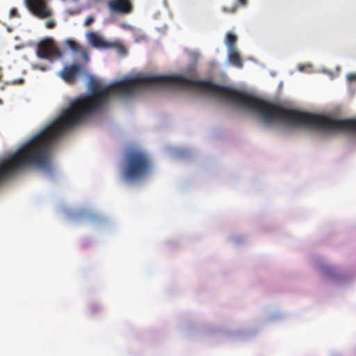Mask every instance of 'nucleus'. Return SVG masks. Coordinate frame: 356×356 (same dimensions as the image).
Masks as SVG:
<instances>
[{
	"instance_id": "obj_2",
	"label": "nucleus",
	"mask_w": 356,
	"mask_h": 356,
	"mask_svg": "<svg viewBox=\"0 0 356 356\" xmlns=\"http://www.w3.org/2000/svg\"><path fill=\"white\" fill-rule=\"evenodd\" d=\"M48 1L49 0H24L29 11L40 19H47L53 15V10Z\"/></svg>"
},
{
	"instance_id": "obj_12",
	"label": "nucleus",
	"mask_w": 356,
	"mask_h": 356,
	"mask_svg": "<svg viewBox=\"0 0 356 356\" xmlns=\"http://www.w3.org/2000/svg\"><path fill=\"white\" fill-rule=\"evenodd\" d=\"M56 23L54 19H49L45 23V26L47 29H54L56 27Z\"/></svg>"
},
{
	"instance_id": "obj_17",
	"label": "nucleus",
	"mask_w": 356,
	"mask_h": 356,
	"mask_svg": "<svg viewBox=\"0 0 356 356\" xmlns=\"http://www.w3.org/2000/svg\"><path fill=\"white\" fill-rule=\"evenodd\" d=\"M35 68H38V69H40L42 71H45L46 70V67H44V66L38 65V66H35Z\"/></svg>"
},
{
	"instance_id": "obj_9",
	"label": "nucleus",
	"mask_w": 356,
	"mask_h": 356,
	"mask_svg": "<svg viewBox=\"0 0 356 356\" xmlns=\"http://www.w3.org/2000/svg\"><path fill=\"white\" fill-rule=\"evenodd\" d=\"M237 36L234 33L229 32L226 35L225 44L227 46L228 50L236 49V48Z\"/></svg>"
},
{
	"instance_id": "obj_14",
	"label": "nucleus",
	"mask_w": 356,
	"mask_h": 356,
	"mask_svg": "<svg viewBox=\"0 0 356 356\" xmlns=\"http://www.w3.org/2000/svg\"><path fill=\"white\" fill-rule=\"evenodd\" d=\"M24 82V79H14L13 81H12V83L13 84H21V83H23Z\"/></svg>"
},
{
	"instance_id": "obj_3",
	"label": "nucleus",
	"mask_w": 356,
	"mask_h": 356,
	"mask_svg": "<svg viewBox=\"0 0 356 356\" xmlns=\"http://www.w3.org/2000/svg\"><path fill=\"white\" fill-rule=\"evenodd\" d=\"M38 57L46 59L60 58L62 53L51 38H47L40 41L37 47Z\"/></svg>"
},
{
	"instance_id": "obj_5",
	"label": "nucleus",
	"mask_w": 356,
	"mask_h": 356,
	"mask_svg": "<svg viewBox=\"0 0 356 356\" xmlns=\"http://www.w3.org/2000/svg\"><path fill=\"white\" fill-rule=\"evenodd\" d=\"M82 67L80 64H72L63 67L59 73L60 76L68 84H74L77 76L81 73Z\"/></svg>"
},
{
	"instance_id": "obj_1",
	"label": "nucleus",
	"mask_w": 356,
	"mask_h": 356,
	"mask_svg": "<svg viewBox=\"0 0 356 356\" xmlns=\"http://www.w3.org/2000/svg\"><path fill=\"white\" fill-rule=\"evenodd\" d=\"M152 168V159L147 153L131 149L124 156L122 177L127 181H140L151 173Z\"/></svg>"
},
{
	"instance_id": "obj_8",
	"label": "nucleus",
	"mask_w": 356,
	"mask_h": 356,
	"mask_svg": "<svg viewBox=\"0 0 356 356\" xmlns=\"http://www.w3.org/2000/svg\"><path fill=\"white\" fill-rule=\"evenodd\" d=\"M228 60L231 64L236 67L241 68L243 67V62L237 49L228 50Z\"/></svg>"
},
{
	"instance_id": "obj_4",
	"label": "nucleus",
	"mask_w": 356,
	"mask_h": 356,
	"mask_svg": "<svg viewBox=\"0 0 356 356\" xmlns=\"http://www.w3.org/2000/svg\"><path fill=\"white\" fill-rule=\"evenodd\" d=\"M107 8L113 14L127 15L134 10V5L131 0H108Z\"/></svg>"
},
{
	"instance_id": "obj_11",
	"label": "nucleus",
	"mask_w": 356,
	"mask_h": 356,
	"mask_svg": "<svg viewBox=\"0 0 356 356\" xmlns=\"http://www.w3.org/2000/svg\"><path fill=\"white\" fill-rule=\"evenodd\" d=\"M10 17H20V15L19 14L17 9L16 8H13L10 10Z\"/></svg>"
},
{
	"instance_id": "obj_15",
	"label": "nucleus",
	"mask_w": 356,
	"mask_h": 356,
	"mask_svg": "<svg viewBox=\"0 0 356 356\" xmlns=\"http://www.w3.org/2000/svg\"><path fill=\"white\" fill-rule=\"evenodd\" d=\"M348 79L350 81H356V74H348Z\"/></svg>"
},
{
	"instance_id": "obj_7",
	"label": "nucleus",
	"mask_w": 356,
	"mask_h": 356,
	"mask_svg": "<svg viewBox=\"0 0 356 356\" xmlns=\"http://www.w3.org/2000/svg\"><path fill=\"white\" fill-rule=\"evenodd\" d=\"M66 42L70 49L76 54H79L86 63L89 60L88 52L86 48L73 40H67Z\"/></svg>"
},
{
	"instance_id": "obj_13",
	"label": "nucleus",
	"mask_w": 356,
	"mask_h": 356,
	"mask_svg": "<svg viewBox=\"0 0 356 356\" xmlns=\"http://www.w3.org/2000/svg\"><path fill=\"white\" fill-rule=\"evenodd\" d=\"M95 19L92 16L88 17L85 20V26H88L94 22Z\"/></svg>"
},
{
	"instance_id": "obj_10",
	"label": "nucleus",
	"mask_w": 356,
	"mask_h": 356,
	"mask_svg": "<svg viewBox=\"0 0 356 356\" xmlns=\"http://www.w3.org/2000/svg\"><path fill=\"white\" fill-rule=\"evenodd\" d=\"M237 4H234L230 8L228 7H222V10L224 13H234L237 8L238 6L245 7L248 5V0H236Z\"/></svg>"
},
{
	"instance_id": "obj_16",
	"label": "nucleus",
	"mask_w": 356,
	"mask_h": 356,
	"mask_svg": "<svg viewBox=\"0 0 356 356\" xmlns=\"http://www.w3.org/2000/svg\"><path fill=\"white\" fill-rule=\"evenodd\" d=\"M118 51H119L120 53L124 54V53L126 52V49H125V47L124 46L120 45L118 47Z\"/></svg>"
},
{
	"instance_id": "obj_6",
	"label": "nucleus",
	"mask_w": 356,
	"mask_h": 356,
	"mask_svg": "<svg viewBox=\"0 0 356 356\" xmlns=\"http://www.w3.org/2000/svg\"><path fill=\"white\" fill-rule=\"evenodd\" d=\"M88 40L92 46L96 48L108 49L114 46L113 44L104 40L94 32H91L88 34Z\"/></svg>"
}]
</instances>
